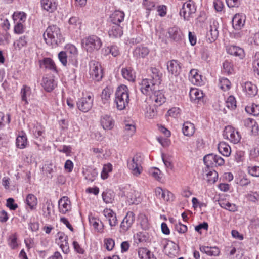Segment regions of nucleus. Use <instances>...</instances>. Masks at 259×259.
<instances>
[{
	"label": "nucleus",
	"instance_id": "obj_17",
	"mask_svg": "<svg viewBox=\"0 0 259 259\" xmlns=\"http://www.w3.org/2000/svg\"><path fill=\"white\" fill-rule=\"evenodd\" d=\"M103 214L107 219L111 227H115L117 225L116 214L112 209L106 208L103 210Z\"/></svg>",
	"mask_w": 259,
	"mask_h": 259
},
{
	"label": "nucleus",
	"instance_id": "obj_42",
	"mask_svg": "<svg viewBox=\"0 0 259 259\" xmlns=\"http://www.w3.org/2000/svg\"><path fill=\"white\" fill-rule=\"evenodd\" d=\"M206 179L207 181L211 184L217 182L218 178V172L214 170H206Z\"/></svg>",
	"mask_w": 259,
	"mask_h": 259
},
{
	"label": "nucleus",
	"instance_id": "obj_24",
	"mask_svg": "<svg viewBox=\"0 0 259 259\" xmlns=\"http://www.w3.org/2000/svg\"><path fill=\"white\" fill-rule=\"evenodd\" d=\"M142 199L139 192L131 190L127 195V201L130 205L138 204Z\"/></svg>",
	"mask_w": 259,
	"mask_h": 259
},
{
	"label": "nucleus",
	"instance_id": "obj_51",
	"mask_svg": "<svg viewBox=\"0 0 259 259\" xmlns=\"http://www.w3.org/2000/svg\"><path fill=\"white\" fill-rule=\"evenodd\" d=\"M112 93L113 90L110 87H106L104 89H103L101 96L103 102L104 103L109 100Z\"/></svg>",
	"mask_w": 259,
	"mask_h": 259
},
{
	"label": "nucleus",
	"instance_id": "obj_48",
	"mask_svg": "<svg viewBox=\"0 0 259 259\" xmlns=\"http://www.w3.org/2000/svg\"><path fill=\"white\" fill-rule=\"evenodd\" d=\"M219 23L217 21H213L212 24L210 26V33L213 40H215L219 35Z\"/></svg>",
	"mask_w": 259,
	"mask_h": 259
},
{
	"label": "nucleus",
	"instance_id": "obj_37",
	"mask_svg": "<svg viewBox=\"0 0 259 259\" xmlns=\"http://www.w3.org/2000/svg\"><path fill=\"white\" fill-rule=\"evenodd\" d=\"M16 144L20 149L25 148L27 145V138L26 134L22 132L16 138Z\"/></svg>",
	"mask_w": 259,
	"mask_h": 259
},
{
	"label": "nucleus",
	"instance_id": "obj_63",
	"mask_svg": "<svg viewBox=\"0 0 259 259\" xmlns=\"http://www.w3.org/2000/svg\"><path fill=\"white\" fill-rule=\"evenodd\" d=\"M68 23L70 25H72L73 27L79 25L81 22L79 18L77 17L73 16L69 18Z\"/></svg>",
	"mask_w": 259,
	"mask_h": 259
},
{
	"label": "nucleus",
	"instance_id": "obj_23",
	"mask_svg": "<svg viewBox=\"0 0 259 259\" xmlns=\"http://www.w3.org/2000/svg\"><path fill=\"white\" fill-rule=\"evenodd\" d=\"M162 74L160 70L155 67L150 68V78L152 82L159 86L161 83Z\"/></svg>",
	"mask_w": 259,
	"mask_h": 259
},
{
	"label": "nucleus",
	"instance_id": "obj_27",
	"mask_svg": "<svg viewBox=\"0 0 259 259\" xmlns=\"http://www.w3.org/2000/svg\"><path fill=\"white\" fill-rule=\"evenodd\" d=\"M243 90L249 97L254 96L257 94L258 92V89L256 85L249 81L246 82L244 83Z\"/></svg>",
	"mask_w": 259,
	"mask_h": 259
},
{
	"label": "nucleus",
	"instance_id": "obj_31",
	"mask_svg": "<svg viewBox=\"0 0 259 259\" xmlns=\"http://www.w3.org/2000/svg\"><path fill=\"white\" fill-rule=\"evenodd\" d=\"M218 203L221 207L230 212H234L238 211V207L235 204L230 203L228 201L220 200Z\"/></svg>",
	"mask_w": 259,
	"mask_h": 259
},
{
	"label": "nucleus",
	"instance_id": "obj_55",
	"mask_svg": "<svg viewBox=\"0 0 259 259\" xmlns=\"http://www.w3.org/2000/svg\"><path fill=\"white\" fill-rule=\"evenodd\" d=\"M226 107L230 109H234L236 107V101L233 96H230L226 101Z\"/></svg>",
	"mask_w": 259,
	"mask_h": 259
},
{
	"label": "nucleus",
	"instance_id": "obj_58",
	"mask_svg": "<svg viewBox=\"0 0 259 259\" xmlns=\"http://www.w3.org/2000/svg\"><path fill=\"white\" fill-rule=\"evenodd\" d=\"M248 173L253 177H259V166H249L247 167Z\"/></svg>",
	"mask_w": 259,
	"mask_h": 259
},
{
	"label": "nucleus",
	"instance_id": "obj_8",
	"mask_svg": "<svg viewBox=\"0 0 259 259\" xmlns=\"http://www.w3.org/2000/svg\"><path fill=\"white\" fill-rule=\"evenodd\" d=\"M102 41L96 35H91L83 39L81 46L85 49H100L102 46Z\"/></svg>",
	"mask_w": 259,
	"mask_h": 259
},
{
	"label": "nucleus",
	"instance_id": "obj_54",
	"mask_svg": "<svg viewBox=\"0 0 259 259\" xmlns=\"http://www.w3.org/2000/svg\"><path fill=\"white\" fill-rule=\"evenodd\" d=\"M227 53L239 59H242L245 56L244 50H227Z\"/></svg>",
	"mask_w": 259,
	"mask_h": 259
},
{
	"label": "nucleus",
	"instance_id": "obj_10",
	"mask_svg": "<svg viewBox=\"0 0 259 259\" xmlns=\"http://www.w3.org/2000/svg\"><path fill=\"white\" fill-rule=\"evenodd\" d=\"M135 221V215L132 211H128L120 225L119 231L124 233L130 229Z\"/></svg>",
	"mask_w": 259,
	"mask_h": 259
},
{
	"label": "nucleus",
	"instance_id": "obj_39",
	"mask_svg": "<svg viewBox=\"0 0 259 259\" xmlns=\"http://www.w3.org/2000/svg\"><path fill=\"white\" fill-rule=\"evenodd\" d=\"M195 130L194 125L190 122H186L183 124L182 131L185 136H192L195 132Z\"/></svg>",
	"mask_w": 259,
	"mask_h": 259
},
{
	"label": "nucleus",
	"instance_id": "obj_19",
	"mask_svg": "<svg viewBox=\"0 0 259 259\" xmlns=\"http://www.w3.org/2000/svg\"><path fill=\"white\" fill-rule=\"evenodd\" d=\"M42 8L49 13L54 12L57 8V0H41Z\"/></svg>",
	"mask_w": 259,
	"mask_h": 259
},
{
	"label": "nucleus",
	"instance_id": "obj_22",
	"mask_svg": "<svg viewBox=\"0 0 259 259\" xmlns=\"http://www.w3.org/2000/svg\"><path fill=\"white\" fill-rule=\"evenodd\" d=\"M122 77L131 82H134L136 79V73L131 67H125L121 69Z\"/></svg>",
	"mask_w": 259,
	"mask_h": 259
},
{
	"label": "nucleus",
	"instance_id": "obj_49",
	"mask_svg": "<svg viewBox=\"0 0 259 259\" xmlns=\"http://www.w3.org/2000/svg\"><path fill=\"white\" fill-rule=\"evenodd\" d=\"M245 111L249 114L257 116L259 115V105L253 103L248 105L245 107Z\"/></svg>",
	"mask_w": 259,
	"mask_h": 259
},
{
	"label": "nucleus",
	"instance_id": "obj_64",
	"mask_svg": "<svg viewBox=\"0 0 259 259\" xmlns=\"http://www.w3.org/2000/svg\"><path fill=\"white\" fill-rule=\"evenodd\" d=\"M104 244L106 248L109 251L112 250L115 245L114 240L111 238L104 239Z\"/></svg>",
	"mask_w": 259,
	"mask_h": 259
},
{
	"label": "nucleus",
	"instance_id": "obj_16",
	"mask_svg": "<svg viewBox=\"0 0 259 259\" xmlns=\"http://www.w3.org/2000/svg\"><path fill=\"white\" fill-rule=\"evenodd\" d=\"M58 207L60 212L62 214H65L71 210V202L67 197L64 196L59 200Z\"/></svg>",
	"mask_w": 259,
	"mask_h": 259
},
{
	"label": "nucleus",
	"instance_id": "obj_7",
	"mask_svg": "<svg viewBox=\"0 0 259 259\" xmlns=\"http://www.w3.org/2000/svg\"><path fill=\"white\" fill-rule=\"evenodd\" d=\"M140 90L142 94L149 96L156 89H158V85L152 82L150 79H143L140 83Z\"/></svg>",
	"mask_w": 259,
	"mask_h": 259
},
{
	"label": "nucleus",
	"instance_id": "obj_45",
	"mask_svg": "<svg viewBox=\"0 0 259 259\" xmlns=\"http://www.w3.org/2000/svg\"><path fill=\"white\" fill-rule=\"evenodd\" d=\"M26 14L24 12L16 11L14 13L13 18L14 22L24 23L26 21Z\"/></svg>",
	"mask_w": 259,
	"mask_h": 259
},
{
	"label": "nucleus",
	"instance_id": "obj_57",
	"mask_svg": "<svg viewBox=\"0 0 259 259\" xmlns=\"http://www.w3.org/2000/svg\"><path fill=\"white\" fill-rule=\"evenodd\" d=\"M98 175V172L95 169L91 170L89 171H87L85 178L87 180L90 182L94 181L96 178H97Z\"/></svg>",
	"mask_w": 259,
	"mask_h": 259
},
{
	"label": "nucleus",
	"instance_id": "obj_47",
	"mask_svg": "<svg viewBox=\"0 0 259 259\" xmlns=\"http://www.w3.org/2000/svg\"><path fill=\"white\" fill-rule=\"evenodd\" d=\"M115 194L112 191H107L102 193L103 201L107 204L112 203L114 201Z\"/></svg>",
	"mask_w": 259,
	"mask_h": 259
},
{
	"label": "nucleus",
	"instance_id": "obj_50",
	"mask_svg": "<svg viewBox=\"0 0 259 259\" xmlns=\"http://www.w3.org/2000/svg\"><path fill=\"white\" fill-rule=\"evenodd\" d=\"M157 115V110L155 107L150 105H146L145 116L146 117L151 119L154 118Z\"/></svg>",
	"mask_w": 259,
	"mask_h": 259
},
{
	"label": "nucleus",
	"instance_id": "obj_32",
	"mask_svg": "<svg viewBox=\"0 0 259 259\" xmlns=\"http://www.w3.org/2000/svg\"><path fill=\"white\" fill-rule=\"evenodd\" d=\"M125 14L121 11H115L110 16L112 24H119L123 21Z\"/></svg>",
	"mask_w": 259,
	"mask_h": 259
},
{
	"label": "nucleus",
	"instance_id": "obj_36",
	"mask_svg": "<svg viewBox=\"0 0 259 259\" xmlns=\"http://www.w3.org/2000/svg\"><path fill=\"white\" fill-rule=\"evenodd\" d=\"M232 25L235 30H239L244 25V20L242 15L236 14L232 18Z\"/></svg>",
	"mask_w": 259,
	"mask_h": 259
},
{
	"label": "nucleus",
	"instance_id": "obj_2",
	"mask_svg": "<svg viewBox=\"0 0 259 259\" xmlns=\"http://www.w3.org/2000/svg\"><path fill=\"white\" fill-rule=\"evenodd\" d=\"M130 90L128 87L121 84L116 91L115 102L117 108L119 110H122L126 107L130 102Z\"/></svg>",
	"mask_w": 259,
	"mask_h": 259
},
{
	"label": "nucleus",
	"instance_id": "obj_21",
	"mask_svg": "<svg viewBox=\"0 0 259 259\" xmlns=\"http://www.w3.org/2000/svg\"><path fill=\"white\" fill-rule=\"evenodd\" d=\"M167 69L169 73L175 76H178L180 74L181 70L180 64L176 60H172L167 62Z\"/></svg>",
	"mask_w": 259,
	"mask_h": 259
},
{
	"label": "nucleus",
	"instance_id": "obj_1",
	"mask_svg": "<svg viewBox=\"0 0 259 259\" xmlns=\"http://www.w3.org/2000/svg\"><path fill=\"white\" fill-rule=\"evenodd\" d=\"M44 38L47 44L52 48H56L62 42L60 30L56 25L49 26L44 32Z\"/></svg>",
	"mask_w": 259,
	"mask_h": 259
},
{
	"label": "nucleus",
	"instance_id": "obj_12",
	"mask_svg": "<svg viewBox=\"0 0 259 259\" xmlns=\"http://www.w3.org/2000/svg\"><path fill=\"white\" fill-rule=\"evenodd\" d=\"M152 102L155 103V106H159L161 105L166 101L162 92L158 89H156L151 95L149 96Z\"/></svg>",
	"mask_w": 259,
	"mask_h": 259
},
{
	"label": "nucleus",
	"instance_id": "obj_11",
	"mask_svg": "<svg viewBox=\"0 0 259 259\" xmlns=\"http://www.w3.org/2000/svg\"><path fill=\"white\" fill-rule=\"evenodd\" d=\"M57 243L60 246L62 251L67 254L69 252V246L68 242V236L64 233L59 232L57 233Z\"/></svg>",
	"mask_w": 259,
	"mask_h": 259
},
{
	"label": "nucleus",
	"instance_id": "obj_40",
	"mask_svg": "<svg viewBox=\"0 0 259 259\" xmlns=\"http://www.w3.org/2000/svg\"><path fill=\"white\" fill-rule=\"evenodd\" d=\"M168 33L169 37L175 41H178L182 38V33L177 27L169 28Z\"/></svg>",
	"mask_w": 259,
	"mask_h": 259
},
{
	"label": "nucleus",
	"instance_id": "obj_53",
	"mask_svg": "<svg viewBox=\"0 0 259 259\" xmlns=\"http://www.w3.org/2000/svg\"><path fill=\"white\" fill-rule=\"evenodd\" d=\"M148 172L149 175L153 177L155 179L157 180H160L161 179V172L158 168L156 167H152L149 169Z\"/></svg>",
	"mask_w": 259,
	"mask_h": 259
},
{
	"label": "nucleus",
	"instance_id": "obj_60",
	"mask_svg": "<svg viewBox=\"0 0 259 259\" xmlns=\"http://www.w3.org/2000/svg\"><path fill=\"white\" fill-rule=\"evenodd\" d=\"M149 53L148 50H134L133 54L137 58H144Z\"/></svg>",
	"mask_w": 259,
	"mask_h": 259
},
{
	"label": "nucleus",
	"instance_id": "obj_25",
	"mask_svg": "<svg viewBox=\"0 0 259 259\" xmlns=\"http://www.w3.org/2000/svg\"><path fill=\"white\" fill-rule=\"evenodd\" d=\"M140 259H157L154 254L145 247H140L137 249Z\"/></svg>",
	"mask_w": 259,
	"mask_h": 259
},
{
	"label": "nucleus",
	"instance_id": "obj_20",
	"mask_svg": "<svg viewBox=\"0 0 259 259\" xmlns=\"http://www.w3.org/2000/svg\"><path fill=\"white\" fill-rule=\"evenodd\" d=\"M100 124L103 129L110 130L114 127V120L111 116L108 115H104L101 117Z\"/></svg>",
	"mask_w": 259,
	"mask_h": 259
},
{
	"label": "nucleus",
	"instance_id": "obj_6",
	"mask_svg": "<svg viewBox=\"0 0 259 259\" xmlns=\"http://www.w3.org/2000/svg\"><path fill=\"white\" fill-rule=\"evenodd\" d=\"M90 74L92 79L97 81H100L102 78V69L99 62L92 60L90 62Z\"/></svg>",
	"mask_w": 259,
	"mask_h": 259
},
{
	"label": "nucleus",
	"instance_id": "obj_3",
	"mask_svg": "<svg viewBox=\"0 0 259 259\" xmlns=\"http://www.w3.org/2000/svg\"><path fill=\"white\" fill-rule=\"evenodd\" d=\"M144 157L143 155L139 153H136L132 158L127 160V168L130 170L134 176L138 177L143 171L142 166L143 162Z\"/></svg>",
	"mask_w": 259,
	"mask_h": 259
},
{
	"label": "nucleus",
	"instance_id": "obj_41",
	"mask_svg": "<svg viewBox=\"0 0 259 259\" xmlns=\"http://www.w3.org/2000/svg\"><path fill=\"white\" fill-rule=\"evenodd\" d=\"M26 202L31 210H34L37 205V199L34 195L29 194L26 198Z\"/></svg>",
	"mask_w": 259,
	"mask_h": 259
},
{
	"label": "nucleus",
	"instance_id": "obj_61",
	"mask_svg": "<svg viewBox=\"0 0 259 259\" xmlns=\"http://www.w3.org/2000/svg\"><path fill=\"white\" fill-rule=\"evenodd\" d=\"M14 32L17 34H22L24 32L25 27L22 22H14Z\"/></svg>",
	"mask_w": 259,
	"mask_h": 259
},
{
	"label": "nucleus",
	"instance_id": "obj_18",
	"mask_svg": "<svg viewBox=\"0 0 259 259\" xmlns=\"http://www.w3.org/2000/svg\"><path fill=\"white\" fill-rule=\"evenodd\" d=\"M39 64L40 68H44L55 72H57L56 64L50 58H45L42 60H39Z\"/></svg>",
	"mask_w": 259,
	"mask_h": 259
},
{
	"label": "nucleus",
	"instance_id": "obj_62",
	"mask_svg": "<svg viewBox=\"0 0 259 259\" xmlns=\"http://www.w3.org/2000/svg\"><path fill=\"white\" fill-rule=\"evenodd\" d=\"M180 112L181 110L179 108L173 107L167 111V114L168 116L175 118L180 115Z\"/></svg>",
	"mask_w": 259,
	"mask_h": 259
},
{
	"label": "nucleus",
	"instance_id": "obj_14",
	"mask_svg": "<svg viewBox=\"0 0 259 259\" xmlns=\"http://www.w3.org/2000/svg\"><path fill=\"white\" fill-rule=\"evenodd\" d=\"M189 79L192 83L196 85H202L204 84V80L202 75L198 73V70L192 69L190 71Z\"/></svg>",
	"mask_w": 259,
	"mask_h": 259
},
{
	"label": "nucleus",
	"instance_id": "obj_5",
	"mask_svg": "<svg viewBox=\"0 0 259 259\" xmlns=\"http://www.w3.org/2000/svg\"><path fill=\"white\" fill-rule=\"evenodd\" d=\"M93 101L94 96L90 94L79 99L77 102V106L79 110L83 112H87L92 108Z\"/></svg>",
	"mask_w": 259,
	"mask_h": 259
},
{
	"label": "nucleus",
	"instance_id": "obj_9",
	"mask_svg": "<svg viewBox=\"0 0 259 259\" xmlns=\"http://www.w3.org/2000/svg\"><path fill=\"white\" fill-rule=\"evenodd\" d=\"M223 136L234 144L238 143L241 139V136L239 132L231 126L225 127Z\"/></svg>",
	"mask_w": 259,
	"mask_h": 259
},
{
	"label": "nucleus",
	"instance_id": "obj_43",
	"mask_svg": "<svg viewBox=\"0 0 259 259\" xmlns=\"http://www.w3.org/2000/svg\"><path fill=\"white\" fill-rule=\"evenodd\" d=\"M149 238L148 233L144 232H139L134 236L135 241L137 243L146 242Z\"/></svg>",
	"mask_w": 259,
	"mask_h": 259
},
{
	"label": "nucleus",
	"instance_id": "obj_13",
	"mask_svg": "<svg viewBox=\"0 0 259 259\" xmlns=\"http://www.w3.org/2000/svg\"><path fill=\"white\" fill-rule=\"evenodd\" d=\"M156 197L164 201H170L173 197V194L169 191L163 189L161 187H157L155 189Z\"/></svg>",
	"mask_w": 259,
	"mask_h": 259
},
{
	"label": "nucleus",
	"instance_id": "obj_52",
	"mask_svg": "<svg viewBox=\"0 0 259 259\" xmlns=\"http://www.w3.org/2000/svg\"><path fill=\"white\" fill-rule=\"evenodd\" d=\"M219 86L222 90L227 91L231 88V82L227 78L222 77L220 79Z\"/></svg>",
	"mask_w": 259,
	"mask_h": 259
},
{
	"label": "nucleus",
	"instance_id": "obj_44",
	"mask_svg": "<svg viewBox=\"0 0 259 259\" xmlns=\"http://www.w3.org/2000/svg\"><path fill=\"white\" fill-rule=\"evenodd\" d=\"M138 221L142 229L146 230L149 228L150 224L147 216L145 214H140L139 215Z\"/></svg>",
	"mask_w": 259,
	"mask_h": 259
},
{
	"label": "nucleus",
	"instance_id": "obj_56",
	"mask_svg": "<svg viewBox=\"0 0 259 259\" xmlns=\"http://www.w3.org/2000/svg\"><path fill=\"white\" fill-rule=\"evenodd\" d=\"M215 157V154H209L205 156L203 158V161L207 167H212L213 158Z\"/></svg>",
	"mask_w": 259,
	"mask_h": 259
},
{
	"label": "nucleus",
	"instance_id": "obj_35",
	"mask_svg": "<svg viewBox=\"0 0 259 259\" xmlns=\"http://www.w3.org/2000/svg\"><path fill=\"white\" fill-rule=\"evenodd\" d=\"M108 33L110 37H119L123 34L122 28L119 24H112L111 29Z\"/></svg>",
	"mask_w": 259,
	"mask_h": 259
},
{
	"label": "nucleus",
	"instance_id": "obj_28",
	"mask_svg": "<svg viewBox=\"0 0 259 259\" xmlns=\"http://www.w3.org/2000/svg\"><path fill=\"white\" fill-rule=\"evenodd\" d=\"M199 249L201 252L209 256H218L220 253V250L217 247L200 246Z\"/></svg>",
	"mask_w": 259,
	"mask_h": 259
},
{
	"label": "nucleus",
	"instance_id": "obj_4",
	"mask_svg": "<svg viewBox=\"0 0 259 259\" xmlns=\"http://www.w3.org/2000/svg\"><path fill=\"white\" fill-rule=\"evenodd\" d=\"M196 12V6L195 3L189 0L185 2L180 11V15L183 17L185 20L188 21L190 18L194 17Z\"/></svg>",
	"mask_w": 259,
	"mask_h": 259
},
{
	"label": "nucleus",
	"instance_id": "obj_38",
	"mask_svg": "<svg viewBox=\"0 0 259 259\" xmlns=\"http://www.w3.org/2000/svg\"><path fill=\"white\" fill-rule=\"evenodd\" d=\"M89 222L90 225L93 226L96 231L100 233L103 232L104 225L102 222L98 219L93 217L89 218Z\"/></svg>",
	"mask_w": 259,
	"mask_h": 259
},
{
	"label": "nucleus",
	"instance_id": "obj_30",
	"mask_svg": "<svg viewBox=\"0 0 259 259\" xmlns=\"http://www.w3.org/2000/svg\"><path fill=\"white\" fill-rule=\"evenodd\" d=\"M124 127V136L128 137H132L136 132V125L135 123L131 121H125Z\"/></svg>",
	"mask_w": 259,
	"mask_h": 259
},
{
	"label": "nucleus",
	"instance_id": "obj_59",
	"mask_svg": "<svg viewBox=\"0 0 259 259\" xmlns=\"http://www.w3.org/2000/svg\"><path fill=\"white\" fill-rule=\"evenodd\" d=\"M223 71L228 74H232L233 72V65L229 62L226 61L223 64Z\"/></svg>",
	"mask_w": 259,
	"mask_h": 259
},
{
	"label": "nucleus",
	"instance_id": "obj_15",
	"mask_svg": "<svg viewBox=\"0 0 259 259\" xmlns=\"http://www.w3.org/2000/svg\"><path fill=\"white\" fill-rule=\"evenodd\" d=\"M53 205L50 200H47L42 205L41 210L43 217L46 220H51L54 212Z\"/></svg>",
	"mask_w": 259,
	"mask_h": 259
},
{
	"label": "nucleus",
	"instance_id": "obj_26",
	"mask_svg": "<svg viewBox=\"0 0 259 259\" xmlns=\"http://www.w3.org/2000/svg\"><path fill=\"white\" fill-rule=\"evenodd\" d=\"M32 132L36 138H39L40 140L44 138L43 134L45 132V128L40 123L36 122L33 124L31 128Z\"/></svg>",
	"mask_w": 259,
	"mask_h": 259
},
{
	"label": "nucleus",
	"instance_id": "obj_46",
	"mask_svg": "<svg viewBox=\"0 0 259 259\" xmlns=\"http://www.w3.org/2000/svg\"><path fill=\"white\" fill-rule=\"evenodd\" d=\"M31 94V89L30 87L23 85L21 90V99L25 102V104H28L27 97H29Z\"/></svg>",
	"mask_w": 259,
	"mask_h": 259
},
{
	"label": "nucleus",
	"instance_id": "obj_33",
	"mask_svg": "<svg viewBox=\"0 0 259 259\" xmlns=\"http://www.w3.org/2000/svg\"><path fill=\"white\" fill-rule=\"evenodd\" d=\"M42 85L46 91L51 92L55 89L56 83L52 78L44 77L42 81Z\"/></svg>",
	"mask_w": 259,
	"mask_h": 259
},
{
	"label": "nucleus",
	"instance_id": "obj_34",
	"mask_svg": "<svg viewBox=\"0 0 259 259\" xmlns=\"http://www.w3.org/2000/svg\"><path fill=\"white\" fill-rule=\"evenodd\" d=\"M219 152L224 156L228 157L231 153L230 146L226 142H220L218 146Z\"/></svg>",
	"mask_w": 259,
	"mask_h": 259
},
{
	"label": "nucleus",
	"instance_id": "obj_29",
	"mask_svg": "<svg viewBox=\"0 0 259 259\" xmlns=\"http://www.w3.org/2000/svg\"><path fill=\"white\" fill-rule=\"evenodd\" d=\"M203 92L197 88H192L189 92V96L192 102H197L203 97Z\"/></svg>",
	"mask_w": 259,
	"mask_h": 259
}]
</instances>
